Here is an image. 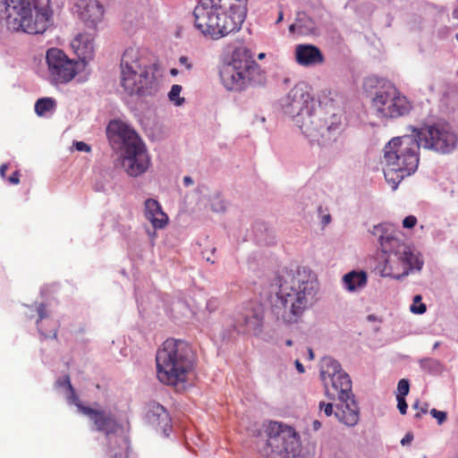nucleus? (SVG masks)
<instances>
[{"label":"nucleus","instance_id":"2eb2a0df","mask_svg":"<svg viewBox=\"0 0 458 458\" xmlns=\"http://www.w3.org/2000/svg\"><path fill=\"white\" fill-rule=\"evenodd\" d=\"M414 267L420 268L419 260L412 252L386 256L385 262L381 267V275L395 279H400L407 276L410 270Z\"/></svg>","mask_w":458,"mask_h":458},{"label":"nucleus","instance_id":"a211bd4d","mask_svg":"<svg viewBox=\"0 0 458 458\" xmlns=\"http://www.w3.org/2000/svg\"><path fill=\"white\" fill-rule=\"evenodd\" d=\"M262 319L263 317L259 309L251 303L241 309L234 315L233 327L238 333L242 334L254 332L261 326Z\"/></svg>","mask_w":458,"mask_h":458},{"label":"nucleus","instance_id":"4c0bfd02","mask_svg":"<svg viewBox=\"0 0 458 458\" xmlns=\"http://www.w3.org/2000/svg\"><path fill=\"white\" fill-rule=\"evenodd\" d=\"M8 181L12 184H18L20 182V173L19 171H15L13 174L8 178Z\"/></svg>","mask_w":458,"mask_h":458},{"label":"nucleus","instance_id":"de8ad7c7","mask_svg":"<svg viewBox=\"0 0 458 458\" xmlns=\"http://www.w3.org/2000/svg\"><path fill=\"white\" fill-rule=\"evenodd\" d=\"M308 352H309V359L310 360H313L314 359V353H313L312 349L309 348Z\"/></svg>","mask_w":458,"mask_h":458},{"label":"nucleus","instance_id":"a878e982","mask_svg":"<svg viewBox=\"0 0 458 458\" xmlns=\"http://www.w3.org/2000/svg\"><path fill=\"white\" fill-rule=\"evenodd\" d=\"M55 102L51 98H43L37 100L35 104V112L38 115L42 116L47 112L51 111L55 108Z\"/></svg>","mask_w":458,"mask_h":458},{"label":"nucleus","instance_id":"13d9d810","mask_svg":"<svg viewBox=\"0 0 458 458\" xmlns=\"http://www.w3.org/2000/svg\"><path fill=\"white\" fill-rule=\"evenodd\" d=\"M456 38L458 39V34L456 35Z\"/></svg>","mask_w":458,"mask_h":458},{"label":"nucleus","instance_id":"3c124183","mask_svg":"<svg viewBox=\"0 0 458 458\" xmlns=\"http://www.w3.org/2000/svg\"><path fill=\"white\" fill-rule=\"evenodd\" d=\"M285 344H286L287 346H292V345H293V341H292V340H287V341L285 342Z\"/></svg>","mask_w":458,"mask_h":458},{"label":"nucleus","instance_id":"1a4fd4ad","mask_svg":"<svg viewBox=\"0 0 458 458\" xmlns=\"http://www.w3.org/2000/svg\"><path fill=\"white\" fill-rule=\"evenodd\" d=\"M259 71V65L252 59L250 51L244 47H236L231 60L220 68V79L224 87L229 91H242L251 85L254 75Z\"/></svg>","mask_w":458,"mask_h":458},{"label":"nucleus","instance_id":"ddd939ff","mask_svg":"<svg viewBox=\"0 0 458 458\" xmlns=\"http://www.w3.org/2000/svg\"><path fill=\"white\" fill-rule=\"evenodd\" d=\"M411 107L407 98L401 95L393 85L377 90L372 98V108L382 118H397L408 114Z\"/></svg>","mask_w":458,"mask_h":458},{"label":"nucleus","instance_id":"f03ea898","mask_svg":"<svg viewBox=\"0 0 458 458\" xmlns=\"http://www.w3.org/2000/svg\"><path fill=\"white\" fill-rule=\"evenodd\" d=\"M247 0H200L196 5L195 28L205 37L220 39L241 29Z\"/></svg>","mask_w":458,"mask_h":458},{"label":"nucleus","instance_id":"f8f14e48","mask_svg":"<svg viewBox=\"0 0 458 458\" xmlns=\"http://www.w3.org/2000/svg\"><path fill=\"white\" fill-rule=\"evenodd\" d=\"M320 377L325 386L326 395L329 399L337 398L339 401H346L353 395L352 380L335 360L331 358L323 359Z\"/></svg>","mask_w":458,"mask_h":458},{"label":"nucleus","instance_id":"864d4df0","mask_svg":"<svg viewBox=\"0 0 458 458\" xmlns=\"http://www.w3.org/2000/svg\"><path fill=\"white\" fill-rule=\"evenodd\" d=\"M265 57V54L264 53H260L259 55H258V58L259 59H263Z\"/></svg>","mask_w":458,"mask_h":458},{"label":"nucleus","instance_id":"0eeeda50","mask_svg":"<svg viewBox=\"0 0 458 458\" xmlns=\"http://www.w3.org/2000/svg\"><path fill=\"white\" fill-rule=\"evenodd\" d=\"M156 65L134 48L124 51L121 60V86L129 95L150 96L157 87Z\"/></svg>","mask_w":458,"mask_h":458},{"label":"nucleus","instance_id":"f704fd0d","mask_svg":"<svg viewBox=\"0 0 458 458\" xmlns=\"http://www.w3.org/2000/svg\"><path fill=\"white\" fill-rule=\"evenodd\" d=\"M417 224V218L414 216H408L403 221V225L405 228H413Z\"/></svg>","mask_w":458,"mask_h":458},{"label":"nucleus","instance_id":"4d7b16f0","mask_svg":"<svg viewBox=\"0 0 458 458\" xmlns=\"http://www.w3.org/2000/svg\"><path fill=\"white\" fill-rule=\"evenodd\" d=\"M369 319L373 320L372 316H369Z\"/></svg>","mask_w":458,"mask_h":458},{"label":"nucleus","instance_id":"6ab92c4d","mask_svg":"<svg viewBox=\"0 0 458 458\" xmlns=\"http://www.w3.org/2000/svg\"><path fill=\"white\" fill-rule=\"evenodd\" d=\"M295 61L305 67L321 64L325 57L320 49L310 44H299L295 47Z\"/></svg>","mask_w":458,"mask_h":458},{"label":"nucleus","instance_id":"49530a36","mask_svg":"<svg viewBox=\"0 0 458 458\" xmlns=\"http://www.w3.org/2000/svg\"><path fill=\"white\" fill-rule=\"evenodd\" d=\"M320 427H321V423L318 420H314V422H313V428L315 430H318V429L320 428Z\"/></svg>","mask_w":458,"mask_h":458},{"label":"nucleus","instance_id":"ea45409f","mask_svg":"<svg viewBox=\"0 0 458 458\" xmlns=\"http://www.w3.org/2000/svg\"><path fill=\"white\" fill-rule=\"evenodd\" d=\"M413 439V435L411 434V433H408L404 436V437L401 440V444L403 445H406V444H410Z\"/></svg>","mask_w":458,"mask_h":458},{"label":"nucleus","instance_id":"2f4dec72","mask_svg":"<svg viewBox=\"0 0 458 458\" xmlns=\"http://www.w3.org/2000/svg\"><path fill=\"white\" fill-rule=\"evenodd\" d=\"M413 409L418 410V411L415 413L414 417L416 419L421 418L423 415L427 414L428 412V404L424 403L421 407H420V403L416 402L412 404Z\"/></svg>","mask_w":458,"mask_h":458},{"label":"nucleus","instance_id":"f257e3e1","mask_svg":"<svg viewBox=\"0 0 458 458\" xmlns=\"http://www.w3.org/2000/svg\"><path fill=\"white\" fill-rule=\"evenodd\" d=\"M278 288L274 308L287 324L299 321L305 310L312 303L318 283L311 272L305 267L284 270L276 278Z\"/></svg>","mask_w":458,"mask_h":458},{"label":"nucleus","instance_id":"a18cd8bd","mask_svg":"<svg viewBox=\"0 0 458 458\" xmlns=\"http://www.w3.org/2000/svg\"><path fill=\"white\" fill-rule=\"evenodd\" d=\"M183 183L185 186H190L193 184V180L190 176H185L183 178Z\"/></svg>","mask_w":458,"mask_h":458},{"label":"nucleus","instance_id":"5701e85b","mask_svg":"<svg viewBox=\"0 0 458 458\" xmlns=\"http://www.w3.org/2000/svg\"><path fill=\"white\" fill-rule=\"evenodd\" d=\"M81 18L86 21L95 24L99 21L104 14V8L97 0L81 1L79 4Z\"/></svg>","mask_w":458,"mask_h":458},{"label":"nucleus","instance_id":"09e8293b","mask_svg":"<svg viewBox=\"0 0 458 458\" xmlns=\"http://www.w3.org/2000/svg\"><path fill=\"white\" fill-rule=\"evenodd\" d=\"M170 73H171L172 75H174H174H177L178 71H177L175 68H173V69L170 71Z\"/></svg>","mask_w":458,"mask_h":458},{"label":"nucleus","instance_id":"473e14b6","mask_svg":"<svg viewBox=\"0 0 458 458\" xmlns=\"http://www.w3.org/2000/svg\"><path fill=\"white\" fill-rule=\"evenodd\" d=\"M430 414L432 415L433 418L437 419V423L439 425H441L446 420L447 417L446 412L437 411V409H432L430 411Z\"/></svg>","mask_w":458,"mask_h":458},{"label":"nucleus","instance_id":"72a5a7b5","mask_svg":"<svg viewBox=\"0 0 458 458\" xmlns=\"http://www.w3.org/2000/svg\"><path fill=\"white\" fill-rule=\"evenodd\" d=\"M397 400V408L402 415H404L407 413L408 405L405 401V397L403 396H396Z\"/></svg>","mask_w":458,"mask_h":458},{"label":"nucleus","instance_id":"6e6552de","mask_svg":"<svg viewBox=\"0 0 458 458\" xmlns=\"http://www.w3.org/2000/svg\"><path fill=\"white\" fill-rule=\"evenodd\" d=\"M110 141L123 150V166L130 176H139L145 173L149 165V157L145 146L137 134L126 123L111 121L107 126Z\"/></svg>","mask_w":458,"mask_h":458},{"label":"nucleus","instance_id":"393cba45","mask_svg":"<svg viewBox=\"0 0 458 458\" xmlns=\"http://www.w3.org/2000/svg\"><path fill=\"white\" fill-rule=\"evenodd\" d=\"M343 284L350 292L360 289L367 284V274L364 271H351L344 276Z\"/></svg>","mask_w":458,"mask_h":458},{"label":"nucleus","instance_id":"7ed1b4c3","mask_svg":"<svg viewBox=\"0 0 458 458\" xmlns=\"http://www.w3.org/2000/svg\"><path fill=\"white\" fill-rule=\"evenodd\" d=\"M287 99L289 112L293 115L295 114L296 123L307 137L324 138L340 128V115L335 113L329 114L322 108L313 109L310 106L313 99L303 87H293L289 91Z\"/></svg>","mask_w":458,"mask_h":458},{"label":"nucleus","instance_id":"c85d7f7f","mask_svg":"<svg viewBox=\"0 0 458 458\" xmlns=\"http://www.w3.org/2000/svg\"><path fill=\"white\" fill-rule=\"evenodd\" d=\"M411 311L415 314H423L426 311V305L421 302V296L416 295L411 306Z\"/></svg>","mask_w":458,"mask_h":458},{"label":"nucleus","instance_id":"e433bc0d","mask_svg":"<svg viewBox=\"0 0 458 458\" xmlns=\"http://www.w3.org/2000/svg\"><path fill=\"white\" fill-rule=\"evenodd\" d=\"M319 409L320 411L324 409V412L326 416H331L333 413V405L332 403H325L324 402H320L319 403Z\"/></svg>","mask_w":458,"mask_h":458},{"label":"nucleus","instance_id":"c03bdc74","mask_svg":"<svg viewBox=\"0 0 458 458\" xmlns=\"http://www.w3.org/2000/svg\"><path fill=\"white\" fill-rule=\"evenodd\" d=\"M331 222V216L329 214L323 216L322 224L327 225Z\"/></svg>","mask_w":458,"mask_h":458},{"label":"nucleus","instance_id":"dca6fc26","mask_svg":"<svg viewBox=\"0 0 458 458\" xmlns=\"http://www.w3.org/2000/svg\"><path fill=\"white\" fill-rule=\"evenodd\" d=\"M77 404L79 411L88 416L95 428L103 432L106 437L116 434L121 428L116 417L110 411L84 406L82 403Z\"/></svg>","mask_w":458,"mask_h":458},{"label":"nucleus","instance_id":"79ce46f5","mask_svg":"<svg viewBox=\"0 0 458 458\" xmlns=\"http://www.w3.org/2000/svg\"><path fill=\"white\" fill-rule=\"evenodd\" d=\"M8 169V165L6 164H3L1 166H0V176L4 178L5 177V173Z\"/></svg>","mask_w":458,"mask_h":458},{"label":"nucleus","instance_id":"39448f33","mask_svg":"<svg viewBox=\"0 0 458 458\" xmlns=\"http://www.w3.org/2000/svg\"><path fill=\"white\" fill-rule=\"evenodd\" d=\"M384 150L385 178L395 190L405 177L417 170L420 143L412 135H404L392 139Z\"/></svg>","mask_w":458,"mask_h":458},{"label":"nucleus","instance_id":"58836bf2","mask_svg":"<svg viewBox=\"0 0 458 458\" xmlns=\"http://www.w3.org/2000/svg\"><path fill=\"white\" fill-rule=\"evenodd\" d=\"M179 63L182 65H184L186 67V69H188V70H191L192 68V64L187 56H181L179 58Z\"/></svg>","mask_w":458,"mask_h":458},{"label":"nucleus","instance_id":"603ef678","mask_svg":"<svg viewBox=\"0 0 458 458\" xmlns=\"http://www.w3.org/2000/svg\"><path fill=\"white\" fill-rule=\"evenodd\" d=\"M453 15H454V18H458V9L454 11Z\"/></svg>","mask_w":458,"mask_h":458},{"label":"nucleus","instance_id":"aec40b11","mask_svg":"<svg viewBox=\"0 0 458 458\" xmlns=\"http://www.w3.org/2000/svg\"><path fill=\"white\" fill-rule=\"evenodd\" d=\"M340 402L341 403L337 406L335 412V417L340 422L348 427L355 426L360 419V411L353 395H352L351 399Z\"/></svg>","mask_w":458,"mask_h":458},{"label":"nucleus","instance_id":"20e7f679","mask_svg":"<svg viewBox=\"0 0 458 458\" xmlns=\"http://www.w3.org/2000/svg\"><path fill=\"white\" fill-rule=\"evenodd\" d=\"M195 361V353L187 342L166 339L156 354L157 378L168 386L183 383L193 370Z\"/></svg>","mask_w":458,"mask_h":458},{"label":"nucleus","instance_id":"412c9836","mask_svg":"<svg viewBox=\"0 0 458 458\" xmlns=\"http://www.w3.org/2000/svg\"><path fill=\"white\" fill-rule=\"evenodd\" d=\"M71 46L77 56L86 64L94 55L93 36L89 33L77 35L72 41Z\"/></svg>","mask_w":458,"mask_h":458},{"label":"nucleus","instance_id":"6e6d98bb","mask_svg":"<svg viewBox=\"0 0 458 458\" xmlns=\"http://www.w3.org/2000/svg\"><path fill=\"white\" fill-rule=\"evenodd\" d=\"M64 385H66V386H67L66 377H64Z\"/></svg>","mask_w":458,"mask_h":458},{"label":"nucleus","instance_id":"37998d69","mask_svg":"<svg viewBox=\"0 0 458 458\" xmlns=\"http://www.w3.org/2000/svg\"><path fill=\"white\" fill-rule=\"evenodd\" d=\"M296 28L299 29V32L300 33H303L304 31L301 30V25L299 23H295V24H292L290 27H289V30L291 32H294Z\"/></svg>","mask_w":458,"mask_h":458},{"label":"nucleus","instance_id":"9d476101","mask_svg":"<svg viewBox=\"0 0 458 458\" xmlns=\"http://www.w3.org/2000/svg\"><path fill=\"white\" fill-rule=\"evenodd\" d=\"M266 433L267 439L260 450L266 458H294L299 454V439L292 428L270 422Z\"/></svg>","mask_w":458,"mask_h":458},{"label":"nucleus","instance_id":"cd10ccee","mask_svg":"<svg viewBox=\"0 0 458 458\" xmlns=\"http://www.w3.org/2000/svg\"><path fill=\"white\" fill-rule=\"evenodd\" d=\"M36 311L38 313V318H37V326H38V328L39 330L40 333L43 334L42 330H41V327H40V322L47 318L48 314H47V306L45 303H38V304H36ZM45 336L46 337H49L50 335H47V334H45Z\"/></svg>","mask_w":458,"mask_h":458},{"label":"nucleus","instance_id":"7c9ffc66","mask_svg":"<svg viewBox=\"0 0 458 458\" xmlns=\"http://www.w3.org/2000/svg\"><path fill=\"white\" fill-rule=\"evenodd\" d=\"M66 382H67V387L70 391V395H69V400L78 407V404L77 403H81L78 395L76 394L75 393V390L74 388L72 387V384H71V381H70V377L68 376H66Z\"/></svg>","mask_w":458,"mask_h":458},{"label":"nucleus","instance_id":"a19ab883","mask_svg":"<svg viewBox=\"0 0 458 458\" xmlns=\"http://www.w3.org/2000/svg\"><path fill=\"white\" fill-rule=\"evenodd\" d=\"M295 367L299 373L302 374L305 372L304 366L301 363V361L299 360H295Z\"/></svg>","mask_w":458,"mask_h":458},{"label":"nucleus","instance_id":"4be33fe9","mask_svg":"<svg viewBox=\"0 0 458 458\" xmlns=\"http://www.w3.org/2000/svg\"><path fill=\"white\" fill-rule=\"evenodd\" d=\"M144 215L155 229H162L167 225L168 216L156 199H148L145 201Z\"/></svg>","mask_w":458,"mask_h":458},{"label":"nucleus","instance_id":"bb28decb","mask_svg":"<svg viewBox=\"0 0 458 458\" xmlns=\"http://www.w3.org/2000/svg\"><path fill=\"white\" fill-rule=\"evenodd\" d=\"M182 91V86L178 84H174L172 86L168 98L170 101L174 102L175 106H181L184 102L183 98H180V93Z\"/></svg>","mask_w":458,"mask_h":458},{"label":"nucleus","instance_id":"8fccbe9b","mask_svg":"<svg viewBox=\"0 0 458 458\" xmlns=\"http://www.w3.org/2000/svg\"><path fill=\"white\" fill-rule=\"evenodd\" d=\"M282 20H283V13L281 12V13H279V17H278V19H277V21H276V22H280Z\"/></svg>","mask_w":458,"mask_h":458},{"label":"nucleus","instance_id":"b1692460","mask_svg":"<svg viewBox=\"0 0 458 458\" xmlns=\"http://www.w3.org/2000/svg\"><path fill=\"white\" fill-rule=\"evenodd\" d=\"M147 417L151 423L158 426L165 427L170 422L169 414L166 410L161 404L155 402L149 403Z\"/></svg>","mask_w":458,"mask_h":458},{"label":"nucleus","instance_id":"9b49d317","mask_svg":"<svg viewBox=\"0 0 458 458\" xmlns=\"http://www.w3.org/2000/svg\"><path fill=\"white\" fill-rule=\"evenodd\" d=\"M420 147L439 154H449L457 146L458 136L449 123H435L412 129Z\"/></svg>","mask_w":458,"mask_h":458},{"label":"nucleus","instance_id":"5fc2aeb1","mask_svg":"<svg viewBox=\"0 0 458 458\" xmlns=\"http://www.w3.org/2000/svg\"><path fill=\"white\" fill-rule=\"evenodd\" d=\"M56 335H57V334H56V330H54V332H53V337L56 338Z\"/></svg>","mask_w":458,"mask_h":458},{"label":"nucleus","instance_id":"c9c22d12","mask_svg":"<svg viewBox=\"0 0 458 458\" xmlns=\"http://www.w3.org/2000/svg\"><path fill=\"white\" fill-rule=\"evenodd\" d=\"M74 147L78 151L83 152H90L91 147L83 141H76L74 142Z\"/></svg>","mask_w":458,"mask_h":458},{"label":"nucleus","instance_id":"c756f323","mask_svg":"<svg viewBox=\"0 0 458 458\" xmlns=\"http://www.w3.org/2000/svg\"><path fill=\"white\" fill-rule=\"evenodd\" d=\"M410 391V383L408 379L403 378L399 380L397 386V394L396 396L405 397Z\"/></svg>","mask_w":458,"mask_h":458},{"label":"nucleus","instance_id":"423d86ee","mask_svg":"<svg viewBox=\"0 0 458 458\" xmlns=\"http://www.w3.org/2000/svg\"><path fill=\"white\" fill-rule=\"evenodd\" d=\"M4 5L8 30L40 34L47 29L49 0H4Z\"/></svg>","mask_w":458,"mask_h":458},{"label":"nucleus","instance_id":"4468645a","mask_svg":"<svg viewBox=\"0 0 458 458\" xmlns=\"http://www.w3.org/2000/svg\"><path fill=\"white\" fill-rule=\"evenodd\" d=\"M46 61L50 81L55 84L70 82L78 73L77 63L70 59L59 48H50L47 51Z\"/></svg>","mask_w":458,"mask_h":458},{"label":"nucleus","instance_id":"f3484780","mask_svg":"<svg viewBox=\"0 0 458 458\" xmlns=\"http://www.w3.org/2000/svg\"><path fill=\"white\" fill-rule=\"evenodd\" d=\"M372 233L378 236L381 251L387 256L411 252L410 248L394 235L390 225H378L374 226Z\"/></svg>","mask_w":458,"mask_h":458}]
</instances>
